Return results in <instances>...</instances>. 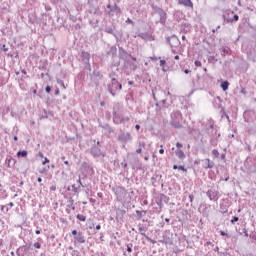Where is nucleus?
I'll return each instance as SVG.
<instances>
[{
    "label": "nucleus",
    "mask_w": 256,
    "mask_h": 256,
    "mask_svg": "<svg viewBox=\"0 0 256 256\" xmlns=\"http://www.w3.org/2000/svg\"><path fill=\"white\" fill-rule=\"evenodd\" d=\"M49 171V166H48V169L47 168H41L39 170V173H41V175H44V173H47Z\"/></svg>",
    "instance_id": "052dcab7"
},
{
    "label": "nucleus",
    "mask_w": 256,
    "mask_h": 256,
    "mask_svg": "<svg viewBox=\"0 0 256 256\" xmlns=\"http://www.w3.org/2000/svg\"><path fill=\"white\" fill-rule=\"evenodd\" d=\"M35 249H41V244L39 242L34 243Z\"/></svg>",
    "instance_id": "69168bd1"
},
{
    "label": "nucleus",
    "mask_w": 256,
    "mask_h": 256,
    "mask_svg": "<svg viewBox=\"0 0 256 256\" xmlns=\"http://www.w3.org/2000/svg\"><path fill=\"white\" fill-rule=\"evenodd\" d=\"M119 57L125 63H129V57H133V55L129 54L127 50L123 49V47H119Z\"/></svg>",
    "instance_id": "6e6552de"
},
{
    "label": "nucleus",
    "mask_w": 256,
    "mask_h": 256,
    "mask_svg": "<svg viewBox=\"0 0 256 256\" xmlns=\"http://www.w3.org/2000/svg\"><path fill=\"white\" fill-rule=\"evenodd\" d=\"M159 243H165L166 245L171 243V239L167 237L166 235H163L162 239L159 240Z\"/></svg>",
    "instance_id": "4c0bfd02"
},
{
    "label": "nucleus",
    "mask_w": 256,
    "mask_h": 256,
    "mask_svg": "<svg viewBox=\"0 0 256 256\" xmlns=\"http://www.w3.org/2000/svg\"><path fill=\"white\" fill-rule=\"evenodd\" d=\"M138 37H140L141 39H144V41H149V39H151V34L147 33V32H142L138 34Z\"/></svg>",
    "instance_id": "393cba45"
},
{
    "label": "nucleus",
    "mask_w": 256,
    "mask_h": 256,
    "mask_svg": "<svg viewBox=\"0 0 256 256\" xmlns=\"http://www.w3.org/2000/svg\"><path fill=\"white\" fill-rule=\"evenodd\" d=\"M116 53H117V47L112 46V47L110 48L109 54L116 55Z\"/></svg>",
    "instance_id": "8fccbe9b"
},
{
    "label": "nucleus",
    "mask_w": 256,
    "mask_h": 256,
    "mask_svg": "<svg viewBox=\"0 0 256 256\" xmlns=\"http://www.w3.org/2000/svg\"><path fill=\"white\" fill-rule=\"evenodd\" d=\"M74 243H85V235L83 232H78V235L74 237Z\"/></svg>",
    "instance_id": "dca6fc26"
},
{
    "label": "nucleus",
    "mask_w": 256,
    "mask_h": 256,
    "mask_svg": "<svg viewBox=\"0 0 256 256\" xmlns=\"http://www.w3.org/2000/svg\"><path fill=\"white\" fill-rule=\"evenodd\" d=\"M76 219H78V221H82V222L87 221V217L83 214H77Z\"/></svg>",
    "instance_id": "58836bf2"
},
{
    "label": "nucleus",
    "mask_w": 256,
    "mask_h": 256,
    "mask_svg": "<svg viewBox=\"0 0 256 256\" xmlns=\"http://www.w3.org/2000/svg\"><path fill=\"white\" fill-rule=\"evenodd\" d=\"M202 163H203L202 165L203 169H213L215 167V162L211 161V159L209 158L202 160Z\"/></svg>",
    "instance_id": "ddd939ff"
},
{
    "label": "nucleus",
    "mask_w": 256,
    "mask_h": 256,
    "mask_svg": "<svg viewBox=\"0 0 256 256\" xmlns=\"http://www.w3.org/2000/svg\"><path fill=\"white\" fill-rule=\"evenodd\" d=\"M231 17H232V23L234 22V21H239V15H237V14H235V13H233V12H231Z\"/></svg>",
    "instance_id": "a18cd8bd"
},
{
    "label": "nucleus",
    "mask_w": 256,
    "mask_h": 256,
    "mask_svg": "<svg viewBox=\"0 0 256 256\" xmlns=\"http://www.w3.org/2000/svg\"><path fill=\"white\" fill-rule=\"evenodd\" d=\"M152 10L154 13H156V15H159V23H161V25H165V23H167V12H165V10L159 6H152Z\"/></svg>",
    "instance_id": "7ed1b4c3"
},
{
    "label": "nucleus",
    "mask_w": 256,
    "mask_h": 256,
    "mask_svg": "<svg viewBox=\"0 0 256 256\" xmlns=\"http://www.w3.org/2000/svg\"><path fill=\"white\" fill-rule=\"evenodd\" d=\"M161 104L159 102L156 103V113H161Z\"/></svg>",
    "instance_id": "13d9d810"
},
{
    "label": "nucleus",
    "mask_w": 256,
    "mask_h": 256,
    "mask_svg": "<svg viewBox=\"0 0 256 256\" xmlns=\"http://www.w3.org/2000/svg\"><path fill=\"white\" fill-rule=\"evenodd\" d=\"M81 58H82L83 63H89V61L91 59V54H89V52L82 51Z\"/></svg>",
    "instance_id": "a211bd4d"
},
{
    "label": "nucleus",
    "mask_w": 256,
    "mask_h": 256,
    "mask_svg": "<svg viewBox=\"0 0 256 256\" xmlns=\"http://www.w3.org/2000/svg\"><path fill=\"white\" fill-rule=\"evenodd\" d=\"M163 175L161 174H154L152 177H151V183L153 185V187H157L159 185V183H161V187L164 186L163 184Z\"/></svg>",
    "instance_id": "1a4fd4ad"
},
{
    "label": "nucleus",
    "mask_w": 256,
    "mask_h": 256,
    "mask_svg": "<svg viewBox=\"0 0 256 256\" xmlns=\"http://www.w3.org/2000/svg\"><path fill=\"white\" fill-rule=\"evenodd\" d=\"M67 207L69 209H72V211H75V200L73 198H69L67 201Z\"/></svg>",
    "instance_id": "bb28decb"
},
{
    "label": "nucleus",
    "mask_w": 256,
    "mask_h": 256,
    "mask_svg": "<svg viewBox=\"0 0 256 256\" xmlns=\"http://www.w3.org/2000/svg\"><path fill=\"white\" fill-rule=\"evenodd\" d=\"M57 83H58V85H61V87L63 88V89H67V86H65V82H63V80H57Z\"/></svg>",
    "instance_id": "864d4df0"
},
{
    "label": "nucleus",
    "mask_w": 256,
    "mask_h": 256,
    "mask_svg": "<svg viewBox=\"0 0 256 256\" xmlns=\"http://www.w3.org/2000/svg\"><path fill=\"white\" fill-rule=\"evenodd\" d=\"M229 85H230L229 81L226 80L221 82L220 87L223 91H227L229 89Z\"/></svg>",
    "instance_id": "2f4dec72"
},
{
    "label": "nucleus",
    "mask_w": 256,
    "mask_h": 256,
    "mask_svg": "<svg viewBox=\"0 0 256 256\" xmlns=\"http://www.w3.org/2000/svg\"><path fill=\"white\" fill-rule=\"evenodd\" d=\"M156 204L158 205V207L160 209H163V201H161L160 198L158 200H156Z\"/></svg>",
    "instance_id": "4d7b16f0"
},
{
    "label": "nucleus",
    "mask_w": 256,
    "mask_h": 256,
    "mask_svg": "<svg viewBox=\"0 0 256 256\" xmlns=\"http://www.w3.org/2000/svg\"><path fill=\"white\" fill-rule=\"evenodd\" d=\"M219 256H229V254H227V252H218Z\"/></svg>",
    "instance_id": "338daca9"
},
{
    "label": "nucleus",
    "mask_w": 256,
    "mask_h": 256,
    "mask_svg": "<svg viewBox=\"0 0 256 256\" xmlns=\"http://www.w3.org/2000/svg\"><path fill=\"white\" fill-rule=\"evenodd\" d=\"M129 121H131V118H129V116H122L120 119V124L123 123H129Z\"/></svg>",
    "instance_id": "ea45409f"
},
{
    "label": "nucleus",
    "mask_w": 256,
    "mask_h": 256,
    "mask_svg": "<svg viewBox=\"0 0 256 256\" xmlns=\"http://www.w3.org/2000/svg\"><path fill=\"white\" fill-rule=\"evenodd\" d=\"M72 191L73 193H75L76 195H79L81 188L77 185V184H73L72 185Z\"/></svg>",
    "instance_id": "e433bc0d"
},
{
    "label": "nucleus",
    "mask_w": 256,
    "mask_h": 256,
    "mask_svg": "<svg viewBox=\"0 0 256 256\" xmlns=\"http://www.w3.org/2000/svg\"><path fill=\"white\" fill-rule=\"evenodd\" d=\"M130 65V69H132L133 71H135L137 69V64L133 63V62H128Z\"/></svg>",
    "instance_id": "603ef678"
},
{
    "label": "nucleus",
    "mask_w": 256,
    "mask_h": 256,
    "mask_svg": "<svg viewBox=\"0 0 256 256\" xmlns=\"http://www.w3.org/2000/svg\"><path fill=\"white\" fill-rule=\"evenodd\" d=\"M84 64H85V69H87V71H91V64L89 62Z\"/></svg>",
    "instance_id": "0e129e2a"
},
{
    "label": "nucleus",
    "mask_w": 256,
    "mask_h": 256,
    "mask_svg": "<svg viewBox=\"0 0 256 256\" xmlns=\"http://www.w3.org/2000/svg\"><path fill=\"white\" fill-rule=\"evenodd\" d=\"M182 118H183V114H182L181 111H179V110L174 111V112L171 114V119H172V121H181Z\"/></svg>",
    "instance_id": "4468645a"
},
{
    "label": "nucleus",
    "mask_w": 256,
    "mask_h": 256,
    "mask_svg": "<svg viewBox=\"0 0 256 256\" xmlns=\"http://www.w3.org/2000/svg\"><path fill=\"white\" fill-rule=\"evenodd\" d=\"M126 251L128 252V253H133V243H129V244H127L126 245Z\"/></svg>",
    "instance_id": "c03bdc74"
},
{
    "label": "nucleus",
    "mask_w": 256,
    "mask_h": 256,
    "mask_svg": "<svg viewBox=\"0 0 256 256\" xmlns=\"http://www.w3.org/2000/svg\"><path fill=\"white\" fill-rule=\"evenodd\" d=\"M118 89L121 91V89H123V84L119 83L117 79H112V82L107 84V91L112 95V97L117 95Z\"/></svg>",
    "instance_id": "f257e3e1"
},
{
    "label": "nucleus",
    "mask_w": 256,
    "mask_h": 256,
    "mask_svg": "<svg viewBox=\"0 0 256 256\" xmlns=\"http://www.w3.org/2000/svg\"><path fill=\"white\" fill-rule=\"evenodd\" d=\"M90 155L95 159L99 157H105V154L101 152V142H97L92 148L90 149Z\"/></svg>",
    "instance_id": "20e7f679"
},
{
    "label": "nucleus",
    "mask_w": 256,
    "mask_h": 256,
    "mask_svg": "<svg viewBox=\"0 0 256 256\" xmlns=\"http://www.w3.org/2000/svg\"><path fill=\"white\" fill-rule=\"evenodd\" d=\"M237 221H239V217L233 216L232 219L230 220V223H231L232 225H235V223H237Z\"/></svg>",
    "instance_id": "09e8293b"
},
{
    "label": "nucleus",
    "mask_w": 256,
    "mask_h": 256,
    "mask_svg": "<svg viewBox=\"0 0 256 256\" xmlns=\"http://www.w3.org/2000/svg\"><path fill=\"white\" fill-rule=\"evenodd\" d=\"M112 191L114 195H116V201L119 203L125 201V198L127 197V190L122 186H117L115 188H112Z\"/></svg>",
    "instance_id": "f03ea898"
},
{
    "label": "nucleus",
    "mask_w": 256,
    "mask_h": 256,
    "mask_svg": "<svg viewBox=\"0 0 256 256\" xmlns=\"http://www.w3.org/2000/svg\"><path fill=\"white\" fill-rule=\"evenodd\" d=\"M126 101H133V94H127L125 96Z\"/></svg>",
    "instance_id": "bf43d9fd"
},
{
    "label": "nucleus",
    "mask_w": 256,
    "mask_h": 256,
    "mask_svg": "<svg viewBox=\"0 0 256 256\" xmlns=\"http://www.w3.org/2000/svg\"><path fill=\"white\" fill-rule=\"evenodd\" d=\"M212 155L216 158H219V150L217 149L212 150Z\"/></svg>",
    "instance_id": "6e6d98bb"
},
{
    "label": "nucleus",
    "mask_w": 256,
    "mask_h": 256,
    "mask_svg": "<svg viewBox=\"0 0 256 256\" xmlns=\"http://www.w3.org/2000/svg\"><path fill=\"white\" fill-rule=\"evenodd\" d=\"M175 155L178 157V159H185V152H183L181 149H177L175 151Z\"/></svg>",
    "instance_id": "c85d7f7f"
},
{
    "label": "nucleus",
    "mask_w": 256,
    "mask_h": 256,
    "mask_svg": "<svg viewBox=\"0 0 256 256\" xmlns=\"http://www.w3.org/2000/svg\"><path fill=\"white\" fill-rule=\"evenodd\" d=\"M105 33H108L109 35H113L117 39V34L115 33V26H107L104 29Z\"/></svg>",
    "instance_id": "6ab92c4d"
},
{
    "label": "nucleus",
    "mask_w": 256,
    "mask_h": 256,
    "mask_svg": "<svg viewBox=\"0 0 256 256\" xmlns=\"http://www.w3.org/2000/svg\"><path fill=\"white\" fill-rule=\"evenodd\" d=\"M113 123H115V125L121 124V115L115 110L113 111Z\"/></svg>",
    "instance_id": "aec40b11"
},
{
    "label": "nucleus",
    "mask_w": 256,
    "mask_h": 256,
    "mask_svg": "<svg viewBox=\"0 0 256 256\" xmlns=\"http://www.w3.org/2000/svg\"><path fill=\"white\" fill-rule=\"evenodd\" d=\"M247 59H248V61H251L252 63H256V52L253 50L248 51Z\"/></svg>",
    "instance_id": "f3484780"
},
{
    "label": "nucleus",
    "mask_w": 256,
    "mask_h": 256,
    "mask_svg": "<svg viewBox=\"0 0 256 256\" xmlns=\"http://www.w3.org/2000/svg\"><path fill=\"white\" fill-rule=\"evenodd\" d=\"M49 116L53 117V113H51V112H49L47 110H44V112L41 115L40 119H49Z\"/></svg>",
    "instance_id": "473e14b6"
},
{
    "label": "nucleus",
    "mask_w": 256,
    "mask_h": 256,
    "mask_svg": "<svg viewBox=\"0 0 256 256\" xmlns=\"http://www.w3.org/2000/svg\"><path fill=\"white\" fill-rule=\"evenodd\" d=\"M159 199L163 202V203H169V201H171V198H169L167 195L165 194H160Z\"/></svg>",
    "instance_id": "72a5a7b5"
},
{
    "label": "nucleus",
    "mask_w": 256,
    "mask_h": 256,
    "mask_svg": "<svg viewBox=\"0 0 256 256\" xmlns=\"http://www.w3.org/2000/svg\"><path fill=\"white\" fill-rule=\"evenodd\" d=\"M112 13H116V15H121L122 11L121 8L119 6H117V4H115L113 6V8L111 9Z\"/></svg>",
    "instance_id": "7c9ffc66"
},
{
    "label": "nucleus",
    "mask_w": 256,
    "mask_h": 256,
    "mask_svg": "<svg viewBox=\"0 0 256 256\" xmlns=\"http://www.w3.org/2000/svg\"><path fill=\"white\" fill-rule=\"evenodd\" d=\"M103 79V74L100 71L94 70L93 74L91 75V81L94 82L96 87H99V81Z\"/></svg>",
    "instance_id": "423d86ee"
},
{
    "label": "nucleus",
    "mask_w": 256,
    "mask_h": 256,
    "mask_svg": "<svg viewBox=\"0 0 256 256\" xmlns=\"http://www.w3.org/2000/svg\"><path fill=\"white\" fill-rule=\"evenodd\" d=\"M145 147H147V144L145 143V141H139V147L138 149H136V153L138 155L143 153V149H145Z\"/></svg>",
    "instance_id": "412c9836"
},
{
    "label": "nucleus",
    "mask_w": 256,
    "mask_h": 256,
    "mask_svg": "<svg viewBox=\"0 0 256 256\" xmlns=\"http://www.w3.org/2000/svg\"><path fill=\"white\" fill-rule=\"evenodd\" d=\"M167 43H168V45H170V47H175V48H177V47H179V45H181V41L175 35L168 37Z\"/></svg>",
    "instance_id": "0eeeda50"
},
{
    "label": "nucleus",
    "mask_w": 256,
    "mask_h": 256,
    "mask_svg": "<svg viewBox=\"0 0 256 256\" xmlns=\"http://www.w3.org/2000/svg\"><path fill=\"white\" fill-rule=\"evenodd\" d=\"M221 55L222 57H225V55H231V49L229 47H223Z\"/></svg>",
    "instance_id": "f704fd0d"
},
{
    "label": "nucleus",
    "mask_w": 256,
    "mask_h": 256,
    "mask_svg": "<svg viewBox=\"0 0 256 256\" xmlns=\"http://www.w3.org/2000/svg\"><path fill=\"white\" fill-rule=\"evenodd\" d=\"M224 23H233V17H231V14L223 15Z\"/></svg>",
    "instance_id": "c9c22d12"
},
{
    "label": "nucleus",
    "mask_w": 256,
    "mask_h": 256,
    "mask_svg": "<svg viewBox=\"0 0 256 256\" xmlns=\"http://www.w3.org/2000/svg\"><path fill=\"white\" fill-rule=\"evenodd\" d=\"M207 197L210 199V201H219V191L216 189H209L206 192Z\"/></svg>",
    "instance_id": "9d476101"
},
{
    "label": "nucleus",
    "mask_w": 256,
    "mask_h": 256,
    "mask_svg": "<svg viewBox=\"0 0 256 256\" xmlns=\"http://www.w3.org/2000/svg\"><path fill=\"white\" fill-rule=\"evenodd\" d=\"M250 237L256 242V232H252V235H250Z\"/></svg>",
    "instance_id": "774afa93"
},
{
    "label": "nucleus",
    "mask_w": 256,
    "mask_h": 256,
    "mask_svg": "<svg viewBox=\"0 0 256 256\" xmlns=\"http://www.w3.org/2000/svg\"><path fill=\"white\" fill-rule=\"evenodd\" d=\"M27 155H28L27 150H22L17 152L18 157H27Z\"/></svg>",
    "instance_id": "79ce46f5"
},
{
    "label": "nucleus",
    "mask_w": 256,
    "mask_h": 256,
    "mask_svg": "<svg viewBox=\"0 0 256 256\" xmlns=\"http://www.w3.org/2000/svg\"><path fill=\"white\" fill-rule=\"evenodd\" d=\"M179 5H183L188 9H193V2L191 0H178Z\"/></svg>",
    "instance_id": "2eb2a0df"
},
{
    "label": "nucleus",
    "mask_w": 256,
    "mask_h": 256,
    "mask_svg": "<svg viewBox=\"0 0 256 256\" xmlns=\"http://www.w3.org/2000/svg\"><path fill=\"white\" fill-rule=\"evenodd\" d=\"M170 125H172V127L174 129H182L183 128V125H181V122H179V120H172L170 122Z\"/></svg>",
    "instance_id": "4be33fe9"
},
{
    "label": "nucleus",
    "mask_w": 256,
    "mask_h": 256,
    "mask_svg": "<svg viewBox=\"0 0 256 256\" xmlns=\"http://www.w3.org/2000/svg\"><path fill=\"white\" fill-rule=\"evenodd\" d=\"M76 184L78 187H85V185H83V182L81 181V176H79L78 180L76 181Z\"/></svg>",
    "instance_id": "de8ad7c7"
},
{
    "label": "nucleus",
    "mask_w": 256,
    "mask_h": 256,
    "mask_svg": "<svg viewBox=\"0 0 256 256\" xmlns=\"http://www.w3.org/2000/svg\"><path fill=\"white\" fill-rule=\"evenodd\" d=\"M219 108L221 109L220 113H221V117L223 119V117H226V119L229 121V115H227V112L225 111V107H223V105H219Z\"/></svg>",
    "instance_id": "c756f323"
},
{
    "label": "nucleus",
    "mask_w": 256,
    "mask_h": 256,
    "mask_svg": "<svg viewBox=\"0 0 256 256\" xmlns=\"http://www.w3.org/2000/svg\"><path fill=\"white\" fill-rule=\"evenodd\" d=\"M219 143V141L217 140V138L212 137L210 139V145H212V147H217V144Z\"/></svg>",
    "instance_id": "a19ab883"
},
{
    "label": "nucleus",
    "mask_w": 256,
    "mask_h": 256,
    "mask_svg": "<svg viewBox=\"0 0 256 256\" xmlns=\"http://www.w3.org/2000/svg\"><path fill=\"white\" fill-rule=\"evenodd\" d=\"M15 163H17V160H15V158L13 157H10L8 160H7V166L11 169L13 167H15Z\"/></svg>",
    "instance_id": "cd10ccee"
},
{
    "label": "nucleus",
    "mask_w": 256,
    "mask_h": 256,
    "mask_svg": "<svg viewBox=\"0 0 256 256\" xmlns=\"http://www.w3.org/2000/svg\"><path fill=\"white\" fill-rule=\"evenodd\" d=\"M138 231H139L140 235H142V237H145V238L147 237V234L145 233L147 231V227L139 224Z\"/></svg>",
    "instance_id": "5701e85b"
},
{
    "label": "nucleus",
    "mask_w": 256,
    "mask_h": 256,
    "mask_svg": "<svg viewBox=\"0 0 256 256\" xmlns=\"http://www.w3.org/2000/svg\"><path fill=\"white\" fill-rule=\"evenodd\" d=\"M161 103H162V107H163L164 109L169 108V104H167V100H166V99L161 100Z\"/></svg>",
    "instance_id": "3c124183"
},
{
    "label": "nucleus",
    "mask_w": 256,
    "mask_h": 256,
    "mask_svg": "<svg viewBox=\"0 0 256 256\" xmlns=\"http://www.w3.org/2000/svg\"><path fill=\"white\" fill-rule=\"evenodd\" d=\"M75 8L77 11H83V4H81V2H76Z\"/></svg>",
    "instance_id": "37998d69"
},
{
    "label": "nucleus",
    "mask_w": 256,
    "mask_h": 256,
    "mask_svg": "<svg viewBox=\"0 0 256 256\" xmlns=\"http://www.w3.org/2000/svg\"><path fill=\"white\" fill-rule=\"evenodd\" d=\"M71 255L72 256H81V253L79 252V250H72Z\"/></svg>",
    "instance_id": "5fc2aeb1"
},
{
    "label": "nucleus",
    "mask_w": 256,
    "mask_h": 256,
    "mask_svg": "<svg viewBox=\"0 0 256 256\" xmlns=\"http://www.w3.org/2000/svg\"><path fill=\"white\" fill-rule=\"evenodd\" d=\"M30 250H31V244L22 245L16 250V255L25 256L27 255V253H29Z\"/></svg>",
    "instance_id": "39448f33"
},
{
    "label": "nucleus",
    "mask_w": 256,
    "mask_h": 256,
    "mask_svg": "<svg viewBox=\"0 0 256 256\" xmlns=\"http://www.w3.org/2000/svg\"><path fill=\"white\" fill-rule=\"evenodd\" d=\"M145 215H147V210H142V211L136 210V216L138 221H141V219H143Z\"/></svg>",
    "instance_id": "b1692460"
},
{
    "label": "nucleus",
    "mask_w": 256,
    "mask_h": 256,
    "mask_svg": "<svg viewBox=\"0 0 256 256\" xmlns=\"http://www.w3.org/2000/svg\"><path fill=\"white\" fill-rule=\"evenodd\" d=\"M116 75H117V74H115V72L110 73L109 77H110V79H111V82H113V79H117V78H116Z\"/></svg>",
    "instance_id": "e2e57ef3"
},
{
    "label": "nucleus",
    "mask_w": 256,
    "mask_h": 256,
    "mask_svg": "<svg viewBox=\"0 0 256 256\" xmlns=\"http://www.w3.org/2000/svg\"><path fill=\"white\" fill-rule=\"evenodd\" d=\"M127 214V211L123 208L116 209V221L117 223H123V219L125 215Z\"/></svg>",
    "instance_id": "9b49d317"
},
{
    "label": "nucleus",
    "mask_w": 256,
    "mask_h": 256,
    "mask_svg": "<svg viewBox=\"0 0 256 256\" xmlns=\"http://www.w3.org/2000/svg\"><path fill=\"white\" fill-rule=\"evenodd\" d=\"M118 140L121 141L122 143H127V141L133 140V136H131V133H129V132L121 133L118 136Z\"/></svg>",
    "instance_id": "f8f14e48"
},
{
    "label": "nucleus",
    "mask_w": 256,
    "mask_h": 256,
    "mask_svg": "<svg viewBox=\"0 0 256 256\" xmlns=\"http://www.w3.org/2000/svg\"><path fill=\"white\" fill-rule=\"evenodd\" d=\"M9 207H10V209L12 208V207H15V204L13 203V202H10V203H8L7 205H4V206H2L1 207V211L3 212V213H5V211H6V213L9 211Z\"/></svg>",
    "instance_id": "a878e982"
},
{
    "label": "nucleus",
    "mask_w": 256,
    "mask_h": 256,
    "mask_svg": "<svg viewBox=\"0 0 256 256\" xmlns=\"http://www.w3.org/2000/svg\"><path fill=\"white\" fill-rule=\"evenodd\" d=\"M167 64V61L165 60H160V67H162L163 71H167V69H165V65Z\"/></svg>",
    "instance_id": "49530a36"
},
{
    "label": "nucleus",
    "mask_w": 256,
    "mask_h": 256,
    "mask_svg": "<svg viewBox=\"0 0 256 256\" xmlns=\"http://www.w3.org/2000/svg\"><path fill=\"white\" fill-rule=\"evenodd\" d=\"M147 241H149V243H152L153 245H155V243H157V241L151 239L149 236H146L145 238Z\"/></svg>",
    "instance_id": "680f3d73"
}]
</instances>
